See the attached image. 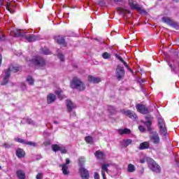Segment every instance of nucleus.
Here are the masks:
<instances>
[{
    "label": "nucleus",
    "instance_id": "f257e3e1",
    "mask_svg": "<svg viewBox=\"0 0 179 179\" xmlns=\"http://www.w3.org/2000/svg\"><path fill=\"white\" fill-rule=\"evenodd\" d=\"M11 36L14 37H24V38L29 42L31 43L33 41H37L38 37L33 34L26 35V32H22L20 30L15 29L11 34Z\"/></svg>",
    "mask_w": 179,
    "mask_h": 179
},
{
    "label": "nucleus",
    "instance_id": "f03ea898",
    "mask_svg": "<svg viewBox=\"0 0 179 179\" xmlns=\"http://www.w3.org/2000/svg\"><path fill=\"white\" fill-rule=\"evenodd\" d=\"M11 71L16 73L19 71V67H12L11 69L9 68L6 70H4V76L3 77V81L1 82V86H5V85H7L8 82H9Z\"/></svg>",
    "mask_w": 179,
    "mask_h": 179
},
{
    "label": "nucleus",
    "instance_id": "7ed1b4c3",
    "mask_svg": "<svg viewBox=\"0 0 179 179\" xmlns=\"http://www.w3.org/2000/svg\"><path fill=\"white\" fill-rule=\"evenodd\" d=\"M71 89H76L80 92H83L86 89V86L80 81V80L74 78L71 83Z\"/></svg>",
    "mask_w": 179,
    "mask_h": 179
},
{
    "label": "nucleus",
    "instance_id": "20e7f679",
    "mask_svg": "<svg viewBox=\"0 0 179 179\" xmlns=\"http://www.w3.org/2000/svg\"><path fill=\"white\" fill-rule=\"evenodd\" d=\"M157 124L160 135H162V136L166 138V136H167V127H166L164 120L162 117H158Z\"/></svg>",
    "mask_w": 179,
    "mask_h": 179
},
{
    "label": "nucleus",
    "instance_id": "39448f33",
    "mask_svg": "<svg viewBox=\"0 0 179 179\" xmlns=\"http://www.w3.org/2000/svg\"><path fill=\"white\" fill-rule=\"evenodd\" d=\"M148 163L149 169H150L154 173H160V171H162L160 166H159V164H157L155 160L148 159Z\"/></svg>",
    "mask_w": 179,
    "mask_h": 179
},
{
    "label": "nucleus",
    "instance_id": "423d86ee",
    "mask_svg": "<svg viewBox=\"0 0 179 179\" xmlns=\"http://www.w3.org/2000/svg\"><path fill=\"white\" fill-rule=\"evenodd\" d=\"M31 62L36 66H44L45 65V59L40 56L34 57Z\"/></svg>",
    "mask_w": 179,
    "mask_h": 179
},
{
    "label": "nucleus",
    "instance_id": "0eeeda50",
    "mask_svg": "<svg viewBox=\"0 0 179 179\" xmlns=\"http://www.w3.org/2000/svg\"><path fill=\"white\" fill-rule=\"evenodd\" d=\"M124 76H125V70L124 69V66L118 65L116 69L117 79L121 80Z\"/></svg>",
    "mask_w": 179,
    "mask_h": 179
},
{
    "label": "nucleus",
    "instance_id": "6e6552de",
    "mask_svg": "<svg viewBox=\"0 0 179 179\" xmlns=\"http://www.w3.org/2000/svg\"><path fill=\"white\" fill-rule=\"evenodd\" d=\"M152 135L150 136L151 142L154 145H159L160 143V137L159 136V133L157 131H151Z\"/></svg>",
    "mask_w": 179,
    "mask_h": 179
},
{
    "label": "nucleus",
    "instance_id": "1a4fd4ad",
    "mask_svg": "<svg viewBox=\"0 0 179 179\" xmlns=\"http://www.w3.org/2000/svg\"><path fill=\"white\" fill-rule=\"evenodd\" d=\"M129 5L130 8H131V9H135L136 10H138L139 12H141V13H146V11L145 10H143L142 7H141V6L136 3V1L130 0L129 1Z\"/></svg>",
    "mask_w": 179,
    "mask_h": 179
},
{
    "label": "nucleus",
    "instance_id": "9d476101",
    "mask_svg": "<svg viewBox=\"0 0 179 179\" xmlns=\"http://www.w3.org/2000/svg\"><path fill=\"white\" fill-rule=\"evenodd\" d=\"M120 111L122 114H124V115H127V117H129L131 120H136L138 118V115L130 110L122 109Z\"/></svg>",
    "mask_w": 179,
    "mask_h": 179
},
{
    "label": "nucleus",
    "instance_id": "9b49d317",
    "mask_svg": "<svg viewBox=\"0 0 179 179\" xmlns=\"http://www.w3.org/2000/svg\"><path fill=\"white\" fill-rule=\"evenodd\" d=\"M136 108L138 113L141 114H149V109L143 104L138 103L136 106Z\"/></svg>",
    "mask_w": 179,
    "mask_h": 179
},
{
    "label": "nucleus",
    "instance_id": "f8f14e48",
    "mask_svg": "<svg viewBox=\"0 0 179 179\" xmlns=\"http://www.w3.org/2000/svg\"><path fill=\"white\" fill-rule=\"evenodd\" d=\"M79 173L80 174V177L82 178V179H89L90 177V173H89L87 169H86L83 166H81L79 169Z\"/></svg>",
    "mask_w": 179,
    "mask_h": 179
},
{
    "label": "nucleus",
    "instance_id": "ddd939ff",
    "mask_svg": "<svg viewBox=\"0 0 179 179\" xmlns=\"http://www.w3.org/2000/svg\"><path fill=\"white\" fill-rule=\"evenodd\" d=\"M145 120L147 121L143 122V124L145 126L147 127V129H148V132L151 133L152 132V127H152V121L153 118L149 117H145Z\"/></svg>",
    "mask_w": 179,
    "mask_h": 179
},
{
    "label": "nucleus",
    "instance_id": "4468645a",
    "mask_svg": "<svg viewBox=\"0 0 179 179\" xmlns=\"http://www.w3.org/2000/svg\"><path fill=\"white\" fill-rule=\"evenodd\" d=\"M88 81L90 82V83H100V82H101V78H100V77H93L92 76H89Z\"/></svg>",
    "mask_w": 179,
    "mask_h": 179
},
{
    "label": "nucleus",
    "instance_id": "2eb2a0df",
    "mask_svg": "<svg viewBox=\"0 0 179 179\" xmlns=\"http://www.w3.org/2000/svg\"><path fill=\"white\" fill-rule=\"evenodd\" d=\"M57 96L54 94H49L47 96V103L48 104H51L55 101Z\"/></svg>",
    "mask_w": 179,
    "mask_h": 179
},
{
    "label": "nucleus",
    "instance_id": "dca6fc26",
    "mask_svg": "<svg viewBox=\"0 0 179 179\" xmlns=\"http://www.w3.org/2000/svg\"><path fill=\"white\" fill-rule=\"evenodd\" d=\"M55 41L58 44H62V45H66V43H65V37L64 36H55Z\"/></svg>",
    "mask_w": 179,
    "mask_h": 179
},
{
    "label": "nucleus",
    "instance_id": "f3484780",
    "mask_svg": "<svg viewBox=\"0 0 179 179\" xmlns=\"http://www.w3.org/2000/svg\"><path fill=\"white\" fill-rule=\"evenodd\" d=\"M67 110L69 113H71L73 108H76L75 104L71 101V100L66 101Z\"/></svg>",
    "mask_w": 179,
    "mask_h": 179
},
{
    "label": "nucleus",
    "instance_id": "a211bd4d",
    "mask_svg": "<svg viewBox=\"0 0 179 179\" xmlns=\"http://www.w3.org/2000/svg\"><path fill=\"white\" fill-rule=\"evenodd\" d=\"M117 12L120 15H125V13H131V10L127 9L126 8H117Z\"/></svg>",
    "mask_w": 179,
    "mask_h": 179
},
{
    "label": "nucleus",
    "instance_id": "6ab92c4d",
    "mask_svg": "<svg viewBox=\"0 0 179 179\" xmlns=\"http://www.w3.org/2000/svg\"><path fill=\"white\" fill-rule=\"evenodd\" d=\"M117 132L120 135H124V134L128 135L131 134V129H127V128L122 129H119Z\"/></svg>",
    "mask_w": 179,
    "mask_h": 179
},
{
    "label": "nucleus",
    "instance_id": "aec40b11",
    "mask_svg": "<svg viewBox=\"0 0 179 179\" xmlns=\"http://www.w3.org/2000/svg\"><path fill=\"white\" fill-rule=\"evenodd\" d=\"M16 156L18 157L19 159H22V157H24V151L21 148H18L16 150Z\"/></svg>",
    "mask_w": 179,
    "mask_h": 179
},
{
    "label": "nucleus",
    "instance_id": "412c9836",
    "mask_svg": "<svg viewBox=\"0 0 179 179\" xmlns=\"http://www.w3.org/2000/svg\"><path fill=\"white\" fill-rule=\"evenodd\" d=\"M16 174H17V178L26 179V174L24 173V172H23V171L22 170L17 171Z\"/></svg>",
    "mask_w": 179,
    "mask_h": 179
},
{
    "label": "nucleus",
    "instance_id": "4be33fe9",
    "mask_svg": "<svg viewBox=\"0 0 179 179\" xmlns=\"http://www.w3.org/2000/svg\"><path fill=\"white\" fill-rule=\"evenodd\" d=\"M140 150H144L145 149H149V143L148 141L141 143L139 146Z\"/></svg>",
    "mask_w": 179,
    "mask_h": 179
},
{
    "label": "nucleus",
    "instance_id": "5701e85b",
    "mask_svg": "<svg viewBox=\"0 0 179 179\" xmlns=\"http://www.w3.org/2000/svg\"><path fill=\"white\" fill-rule=\"evenodd\" d=\"M162 22H164V23H166L167 24H169V26L171 25V23H173V21L171 19H170V17H163L162 18Z\"/></svg>",
    "mask_w": 179,
    "mask_h": 179
},
{
    "label": "nucleus",
    "instance_id": "b1692460",
    "mask_svg": "<svg viewBox=\"0 0 179 179\" xmlns=\"http://www.w3.org/2000/svg\"><path fill=\"white\" fill-rule=\"evenodd\" d=\"M95 156L97 159H104V153L101 151H96L95 152Z\"/></svg>",
    "mask_w": 179,
    "mask_h": 179
},
{
    "label": "nucleus",
    "instance_id": "393cba45",
    "mask_svg": "<svg viewBox=\"0 0 179 179\" xmlns=\"http://www.w3.org/2000/svg\"><path fill=\"white\" fill-rule=\"evenodd\" d=\"M62 167L63 174H64V176H68V174H69V171H68V166H66V164H63Z\"/></svg>",
    "mask_w": 179,
    "mask_h": 179
},
{
    "label": "nucleus",
    "instance_id": "a878e982",
    "mask_svg": "<svg viewBox=\"0 0 179 179\" xmlns=\"http://www.w3.org/2000/svg\"><path fill=\"white\" fill-rule=\"evenodd\" d=\"M131 143H132L131 139H127L122 141V145H124V148H127V146H129Z\"/></svg>",
    "mask_w": 179,
    "mask_h": 179
},
{
    "label": "nucleus",
    "instance_id": "bb28decb",
    "mask_svg": "<svg viewBox=\"0 0 179 179\" xmlns=\"http://www.w3.org/2000/svg\"><path fill=\"white\" fill-rule=\"evenodd\" d=\"M61 149V146L57 145V144H53L52 145V150H53V152H59Z\"/></svg>",
    "mask_w": 179,
    "mask_h": 179
},
{
    "label": "nucleus",
    "instance_id": "cd10ccee",
    "mask_svg": "<svg viewBox=\"0 0 179 179\" xmlns=\"http://www.w3.org/2000/svg\"><path fill=\"white\" fill-rule=\"evenodd\" d=\"M108 167H110V164H104L102 165L101 171L108 172Z\"/></svg>",
    "mask_w": 179,
    "mask_h": 179
},
{
    "label": "nucleus",
    "instance_id": "c85d7f7f",
    "mask_svg": "<svg viewBox=\"0 0 179 179\" xmlns=\"http://www.w3.org/2000/svg\"><path fill=\"white\" fill-rule=\"evenodd\" d=\"M27 82H28L29 85H34V80L30 76H28L27 78Z\"/></svg>",
    "mask_w": 179,
    "mask_h": 179
},
{
    "label": "nucleus",
    "instance_id": "c756f323",
    "mask_svg": "<svg viewBox=\"0 0 179 179\" xmlns=\"http://www.w3.org/2000/svg\"><path fill=\"white\" fill-rule=\"evenodd\" d=\"M6 9H7V10H8V12H10V13H15V11H13L12 10V6L10 5V3H6Z\"/></svg>",
    "mask_w": 179,
    "mask_h": 179
},
{
    "label": "nucleus",
    "instance_id": "7c9ffc66",
    "mask_svg": "<svg viewBox=\"0 0 179 179\" xmlns=\"http://www.w3.org/2000/svg\"><path fill=\"white\" fill-rule=\"evenodd\" d=\"M85 141L87 142V143H90V145H92V143H93V137L90 136L85 137Z\"/></svg>",
    "mask_w": 179,
    "mask_h": 179
},
{
    "label": "nucleus",
    "instance_id": "2f4dec72",
    "mask_svg": "<svg viewBox=\"0 0 179 179\" xmlns=\"http://www.w3.org/2000/svg\"><path fill=\"white\" fill-rule=\"evenodd\" d=\"M128 171L129 173H134V171H135V166H134L132 164H129L128 166Z\"/></svg>",
    "mask_w": 179,
    "mask_h": 179
},
{
    "label": "nucleus",
    "instance_id": "473e14b6",
    "mask_svg": "<svg viewBox=\"0 0 179 179\" xmlns=\"http://www.w3.org/2000/svg\"><path fill=\"white\" fill-rule=\"evenodd\" d=\"M78 163H79V166H80L81 167H83L85 164V157H80L78 159Z\"/></svg>",
    "mask_w": 179,
    "mask_h": 179
},
{
    "label": "nucleus",
    "instance_id": "72a5a7b5",
    "mask_svg": "<svg viewBox=\"0 0 179 179\" xmlns=\"http://www.w3.org/2000/svg\"><path fill=\"white\" fill-rule=\"evenodd\" d=\"M42 52L45 55H50L51 54V51H50V50H48V48H43Z\"/></svg>",
    "mask_w": 179,
    "mask_h": 179
},
{
    "label": "nucleus",
    "instance_id": "f704fd0d",
    "mask_svg": "<svg viewBox=\"0 0 179 179\" xmlns=\"http://www.w3.org/2000/svg\"><path fill=\"white\" fill-rule=\"evenodd\" d=\"M102 57L104 59H108V58H111V55L107 52H105L102 54Z\"/></svg>",
    "mask_w": 179,
    "mask_h": 179
},
{
    "label": "nucleus",
    "instance_id": "c9c22d12",
    "mask_svg": "<svg viewBox=\"0 0 179 179\" xmlns=\"http://www.w3.org/2000/svg\"><path fill=\"white\" fill-rule=\"evenodd\" d=\"M59 151L62 155H66V153H68V150H66V148L65 146H60Z\"/></svg>",
    "mask_w": 179,
    "mask_h": 179
},
{
    "label": "nucleus",
    "instance_id": "e433bc0d",
    "mask_svg": "<svg viewBox=\"0 0 179 179\" xmlns=\"http://www.w3.org/2000/svg\"><path fill=\"white\" fill-rule=\"evenodd\" d=\"M15 142H18L19 143H23V145H26V140L22 139V138H15Z\"/></svg>",
    "mask_w": 179,
    "mask_h": 179
},
{
    "label": "nucleus",
    "instance_id": "4c0bfd02",
    "mask_svg": "<svg viewBox=\"0 0 179 179\" xmlns=\"http://www.w3.org/2000/svg\"><path fill=\"white\" fill-rule=\"evenodd\" d=\"M25 145H28L29 146H33L34 148H36V146H37V143L27 141H26Z\"/></svg>",
    "mask_w": 179,
    "mask_h": 179
},
{
    "label": "nucleus",
    "instance_id": "58836bf2",
    "mask_svg": "<svg viewBox=\"0 0 179 179\" xmlns=\"http://www.w3.org/2000/svg\"><path fill=\"white\" fill-rule=\"evenodd\" d=\"M171 26L172 27H173L174 29H176V30L179 29V24L177 22H174L173 21H172V23L171 24Z\"/></svg>",
    "mask_w": 179,
    "mask_h": 179
},
{
    "label": "nucleus",
    "instance_id": "ea45409f",
    "mask_svg": "<svg viewBox=\"0 0 179 179\" xmlns=\"http://www.w3.org/2000/svg\"><path fill=\"white\" fill-rule=\"evenodd\" d=\"M108 111L109 113H110L111 114H115V113L117 112L115 110V108H114L113 106H110L108 108Z\"/></svg>",
    "mask_w": 179,
    "mask_h": 179
},
{
    "label": "nucleus",
    "instance_id": "a19ab883",
    "mask_svg": "<svg viewBox=\"0 0 179 179\" xmlns=\"http://www.w3.org/2000/svg\"><path fill=\"white\" fill-rule=\"evenodd\" d=\"M5 40V35L3 34V32L2 30L0 29V41H4Z\"/></svg>",
    "mask_w": 179,
    "mask_h": 179
},
{
    "label": "nucleus",
    "instance_id": "79ce46f5",
    "mask_svg": "<svg viewBox=\"0 0 179 179\" xmlns=\"http://www.w3.org/2000/svg\"><path fill=\"white\" fill-rule=\"evenodd\" d=\"M57 57H58V58L60 59V61H61L62 62H64V61H65V57H64V55H62V54H61V53H59V54L57 55Z\"/></svg>",
    "mask_w": 179,
    "mask_h": 179
},
{
    "label": "nucleus",
    "instance_id": "37998d69",
    "mask_svg": "<svg viewBox=\"0 0 179 179\" xmlns=\"http://www.w3.org/2000/svg\"><path fill=\"white\" fill-rule=\"evenodd\" d=\"M61 90H57L55 91V94H57V96H59V99H60V100H62V99H64V97H65V96H63L62 97L61 96Z\"/></svg>",
    "mask_w": 179,
    "mask_h": 179
},
{
    "label": "nucleus",
    "instance_id": "c03bdc74",
    "mask_svg": "<svg viewBox=\"0 0 179 179\" xmlns=\"http://www.w3.org/2000/svg\"><path fill=\"white\" fill-rule=\"evenodd\" d=\"M26 121L29 125H34V121H33V120L30 118H27Z\"/></svg>",
    "mask_w": 179,
    "mask_h": 179
},
{
    "label": "nucleus",
    "instance_id": "a18cd8bd",
    "mask_svg": "<svg viewBox=\"0 0 179 179\" xmlns=\"http://www.w3.org/2000/svg\"><path fill=\"white\" fill-rule=\"evenodd\" d=\"M171 69V72H173V73L177 74V70H176V67H173L172 64H169Z\"/></svg>",
    "mask_w": 179,
    "mask_h": 179
},
{
    "label": "nucleus",
    "instance_id": "49530a36",
    "mask_svg": "<svg viewBox=\"0 0 179 179\" xmlns=\"http://www.w3.org/2000/svg\"><path fill=\"white\" fill-rule=\"evenodd\" d=\"M43 173H38L36 176V179H43Z\"/></svg>",
    "mask_w": 179,
    "mask_h": 179
},
{
    "label": "nucleus",
    "instance_id": "de8ad7c7",
    "mask_svg": "<svg viewBox=\"0 0 179 179\" xmlns=\"http://www.w3.org/2000/svg\"><path fill=\"white\" fill-rule=\"evenodd\" d=\"M138 129L141 132H145V131H146V129H145L143 126H139Z\"/></svg>",
    "mask_w": 179,
    "mask_h": 179
},
{
    "label": "nucleus",
    "instance_id": "09e8293b",
    "mask_svg": "<svg viewBox=\"0 0 179 179\" xmlns=\"http://www.w3.org/2000/svg\"><path fill=\"white\" fill-rule=\"evenodd\" d=\"M116 58H117V59H119V61H120V62H124V59H122V57L118 55H116Z\"/></svg>",
    "mask_w": 179,
    "mask_h": 179
},
{
    "label": "nucleus",
    "instance_id": "8fccbe9b",
    "mask_svg": "<svg viewBox=\"0 0 179 179\" xmlns=\"http://www.w3.org/2000/svg\"><path fill=\"white\" fill-rule=\"evenodd\" d=\"M94 179H100V175H99V173L97 172H95L94 173Z\"/></svg>",
    "mask_w": 179,
    "mask_h": 179
},
{
    "label": "nucleus",
    "instance_id": "3c124183",
    "mask_svg": "<svg viewBox=\"0 0 179 179\" xmlns=\"http://www.w3.org/2000/svg\"><path fill=\"white\" fill-rule=\"evenodd\" d=\"M101 176L103 177V179H106V171H101Z\"/></svg>",
    "mask_w": 179,
    "mask_h": 179
},
{
    "label": "nucleus",
    "instance_id": "603ef678",
    "mask_svg": "<svg viewBox=\"0 0 179 179\" xmlns=\"http://www.w3.org/2000/svg\"><path fill=\"white\" fill-rule=\"evenodd\" d=\"M21 87H22V89H23V90H24L26 89V84L22 83H21Z\"/></svg>",
    "mask_w": 179,
    "mask_h": 179
},
{
    "label": "nucleus",
    "instance_id": "864d4df0",
    "mask_svg": "<svg viewBox=\"0 0 179 179\" xmlns=\"http://www.w3.org/2000/svg\"><path fill=\"white\" fill-rule=\"evenodd\" d=\"M69 163H71V160L69 158L66 159V164H66V165L69 164Z\"/></svg>",
    "mask_w": 179,
    "mask_h": 179
},
{
    "label": "nucleus",
    "instance_id": "5fc2aeb1",
    "mask_svg": "<svg viewBox=\"0 0 179 179\" xmlns=\"http://www.w3.org/2000/svg\"><path fill=\"white\" fill-rule=\"evenodd\" d=\"M3 146H4V148H10V145H9V144H8V143H4V144H3Z\"/></svg>",
    "mask_w": 179,
    "mask_h": 179
},
{
    "label": "nucleus",
    "instance_id": "6e6d98bb",
    "mask_svg": "<svg viewBox=\"0 0 179 179\" xmlns=\"http://www.w3.org/2000/svg\"><path fill=\"white\" fill-rule=\"evenodd\" d=\"M122 64H124V65L126 68H129V66L128 65V64L127 62H125V61Z\"/></svg>",
    "mask_w": 179,
    "mask_h": 179
},
{
    "label": "nucleus",
    "instance_id": "4d7b16f0",
    "mask_svg": "<svg viewBox=\"0 0 179 179\" xmlns=\"http://www.w3.org/2000/svg\"><path fill=\"white\" fill-rule=\"evenodd\" d=\"M2 65V55H0V66Z\"/></svg>",
    "mask_w": 179,
    "mask_h": 179
},
{
    "label": "nucleus",
    "instance_id": "13d9d810",
    "mask_svg": "<svg viewBox=\"0 0 179 179\" xmlns=\"http://www.w3.org/2000/svg\"><path fill=\"white\" fill-rule=\"evenodd\" d=\"M114 2H122V0H113Z\"/></svg>",
    "mask_w": 179,
    "mask_h": 179
},
{
    "label": "nucleus",
    "instance_id": "bf43d9fd",
    "mask_svg": "<svg viewBox=\"0 0 179 179\" xmlns=\"http://www.w3.org/2000/svg\"><path fill=\"white\" fill-rule=\"evenodd\" d=\"M141 83H145V80H141Z\"/></svg>",
    "mask_w": 179,
    "mask_h": 179
},
{
    "label": "nucleus",
    "instance_id": "052dcab7",
    "mask_svg": "<svg viewBox=\"0 0 179 179\" xmlns=\"http://www.w3.org/2000/svg\"><path fill=\"white\" fill-rule=\"evenodd\" d=\"M173 2H176V3H178L179 2V0H173Z\"/></svg>",
    "mask_w": 179,
    "mask_h": 179
},
{
    "label": "nucleus",
    "instance_id": "680f3d73",
    "mask_svg": "<svg viewBox=\"0 0 179 179\" xmlns=\"http://www.w3.org/2000/svg\"><path fill=\"white\" fill-rule=\"evenodd\" d=\"M53 122H54V124H58L57 121H54Z\"/></svg>",
    "mask_w": 179,
    "mask_h": 179
},
{
    "label": "nucleus",
    "instance_id": "e2e57ef3",
    "mask_svg": "<svg viewBox=\"0 0 179 179\" xmlns=\"http://www.w3.org/2000/svg\"><path fill=\"white\" fill-rule=\"evenodd\" d=\"M17 55H22V52H20L19 55L17 54Z\"/></svg>",
    "mask_w": 179,
    "mask_h": 179
},
{
    "label": "nucleus",
    "instance_id": "0e129e2a",
    "mask_svg": "<svg viewBox=\"0 0 179 179\" xmlns=\"http://www.w3.org/2000/svg\"><path fill=\"white\" fill-rule=\"evenodd\" d=\"M141 163H145V162H144V161H141Z\"/></svg>",
    "mask_w": 179,
    "mask_h": 179
},
{
    "label": "nucleus",
    "instance_id": "69168bd1",
    "mask_svg": "<svg viewBox=\"0 0 179 179\" xmlns=\"http://www.w3.org/2000/svg\"><path fill=\"white\" fill-rule=\"evenodd\" d=\"M2 169V167L0 166V170Z\"/></svg>",
    "mask_w": 179,
    "mask_h": 179
}]
</instances>
